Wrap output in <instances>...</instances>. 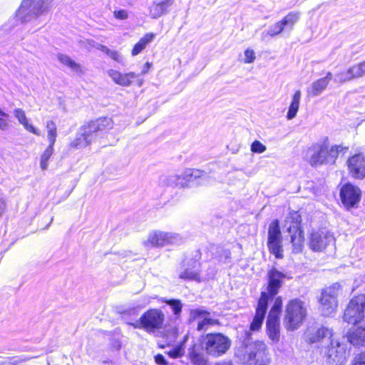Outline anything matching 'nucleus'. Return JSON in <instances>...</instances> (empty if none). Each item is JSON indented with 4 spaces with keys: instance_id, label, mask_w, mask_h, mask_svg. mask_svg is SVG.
<instances>
[{
    "instance_id": "nucleus-37",
    "label": "nucleus",
    "mask_w": 365,
    "mask_h": 365,
    "mask_svg": "<svg viewBox=\"0 0 365 365\" xmlns=\"http://www.w3.org/2000/svg\"><path fill=\"white\" fill-rule=\"evenodd\" d=\"M353 79L359 78L365 76V61L355 64L349 68Z\"/></svg>"
},
{
    "instance_id": "nucleus-21",
    "label": "nucleus",
    "mask_w": 365,
    "mask_h": 365,
    "mask_svg": "<svg viewBox=\"0 0 365 365\" xmlns=\"http://www.w3.org/2000/svg\"><path fill=\"white\" fill-rule=\"evenodd\" d=\"M205 173L200 170L186 169L181 174H177L178 177V187H187L190 181L198 178H202Z\"/></svg>"
},
{
    "instance_id": "nucleus-7",
    "label": "nucleus",
    "mask_w": 365,
    "mask_h": 365,
    "mask_svg": "<svg viewBox=\"0 0 365 365\" xmlns=\"http://www.w3.org/2000/svg\"><path fill=\"white\" fill-rule=\"evenodd\" d=\"M165 320L163 312L158 309H150L145 312L135 323L134 328H142L149 333L155 332L162 328Z\"/></svg>"
},
{
    "instance_id": "nucleus-41",
    "label": "nucleus",
    "mask_w": 365,
    "mask_h": 365,
    "mask_svg": "<svg viewBox=\"0 0 365 365\" xmlns=\"http://www.w3.org/2000/svg\"><path fill=\"white\" fill-rule=\"evenodd\" d=\"M282 306V299L281 297H277L275 299L274 303L269 312L268 317L279 318V314L281 313Z\"/></svg>"
},
{
    "instance_id": "nucleus-46",
    "label": "nucleus",
    "mask_w": 365,
    "mask_h": 365,
    "mask_svg": "<svg viewBox=\"0 0 365 365\" xmlns=\"http://www.w3.org/2000/svg\"><path fill=\"white\" fill-rule=\"evenodd\" d=\"M185 353L183 344L178 345L173 347L168 352V354L173 359L181 357Z\"/></svg>"
},
{
    "instance_id": "nucleus-55",
    "label": "nucleus",
    "mask_w": 365,
    "mask_h": 365,
    "mask_svg": "<svg viewBox=\"0 0 365 365\" xmlns=\"http://www.w3.org/2000/svg\"><path fill=\"white\" fill-rule=\"evenodd\" d=\"M6 207V200L0 197V216L2 215Z\"/></svg>"
},
{
    "instance_id": "nucleus-4",
    "label": "nucleus",
    "mask_w": 365,
    "mask_h": 365,
    "mask_svg": "<svg viewBox=\"0 0 365 365\" xmlns=\"http://www.w3.org/2000/svg\"><path fill=\"white\" fill-rule=\"evenodd\" d=\"M231 344V339L221 333L207 334L202 339V349L208 355L213 357H219L226 354Z\"/></svg>"
},
{
    "instance_id": "nucleus-48",
    "label": "nucleus",
    "mask_w": 365,
    "mask_h": 365,
    "mask_svg": "<svg viewBox=\"0 0 365 365\" xmlns=\"http://www.w3.org/2000/svg\"><path fill=\"white\" fill-rule=\"evenodd\" d=\"M255 58L256 56L253 49L247 48L245 51V58L243 60L245 63H251L255 61Z\"/></svg>"
},
{
    "instance_id": "nucleus-10",
    "label": "nucleus",
    "mask_w": 365,
    "mask_h": 365,
    "mask_svg": "<svg viewBox=\"0 0 365 365\" xmlns=\"http://www.w3.org/2000/svg\"><path fill=\"white\" fill-rule=\"evenodd\" d=\"M289 221L292 225L287 228V230L291 234V242L293 246V252L299 253L302 250L304 242L303 232L299 227V224L301 221L300 216L297 212L290 213L286 223L287 224Z\"/></svg>"
},
{
    "instance_id": "nucleus-30",
    "label": "nucleus",
    "mask_w": 365,
    "mask_h": 365,
    "mask_svg": "<svg viewBox=\"0 0 365 365\" xmlns=\"http://www.w3.org/2000/svg\"><path fill=\"white\" fill-rule=\"evenodd\" d=\"M91 145L90 142L87 140L86 136L79 129L77 132L76 137L69 143V148L74 150H79L84 148Z\"/></svg>"
},
{
    "instance_id": "nucleus-13",
    "label": "nucleus",
    "mask_w": 365,
    "mask_h": 365,
    "mask_svg": "<svg viewBox=\"0 0 365 365\" xmlns=\"http://www.w3.org/2000/svg\"><path fill=\"white\" fill-rule=\"evenodd\" d=\"M107 73L115 84L121 86H130L135 81L139 87L143 83V79L139 78V75L134 72L123 73L115 69H109Z\"/></svg>"
},
{
    "instance_id": "nucleus-45",
    "label": "nucleus",
    "mask_w": 365,
    "mask_h": 365,
    "mask_svg": "<svg viewBox=\"0 0 365 365\" xmlns=\"http://www.w3.org/2000/svg\"><path fill=\"white\" fill-rule=\"evenodd\" d=\"M353 80L351 73H349V69L344 72L338 73L335 76L334 81L343 83Z\"/></svg>"
},
{
    "instance_id": "nucleus-51",
    "label": "nucleus",
    "mask_w": 365,
    "mask_h": 365,
    "mask_svg": "<svg viewBox=\"0 0 365 365\" xmlns=\"http://www.w3.org/2000/svg\"><path fill=\"white\" fill-rule=\"evenodd\" d=\"M108 56H110L113 60L115 61L118 63L123 62V57L117 51H113L110 50L109 53H108Z\"/></svg>"
},
{
    "instance_id": "nucleus-11",
    "label": "nucleus",
    "mask_w": 365,
    "mask_h": 365,
    "mask_svg": "<svg viewBox=\"0 0 365 365\" xmlns=\"http://www.w3.org/2000/svg\"><path fill=\"white\" fill-rule=\"evenodd\" d=\"M361 197V190L350 183L343 185L340 190L341 202L346 209L356 207Z\"/></svg>"
},
{
    "instance_id": "nucleus-47",
    "label": "nucleus",
    "mask_w": 365,
    "mask_h": 365,
    "mask_svg": "<svg viewBox=\"0 0 365 365\" xmlns=\"http://www.w3.org/2000/svg\"><path fill=\"white\" fill-rule=\"evenodd\" d=\"M266 149V146L259 140H255L251 145V151L255 153H262Z\"/></svg>"
},
{
    "instance_id": "nucleus-6",
    "label": "nucleus",
    "mask_w": 365,
    "mask_h": 365,
    "mask_svg": "<svg viewBox=\"0 0 365 365\" xmlns=\"http://www.w3.org/2000/svg\"><path fill=\"white\" fill-rule=\"evenodd\" d=\"M341 292V287L339 283H334L331 286L322 290L319 299V309L324 316H330L334 314L338 307V297Z\"/></svg>"
},
{
    "instance_id": "nucleus-52",
    "label": "nucleus",
    "mask_w": 365,
    "mask_h": 365,
    "mask_svg": "<svg viewBox=\"0 0 365 365\" xmlns=\"http://www.w3.org/2000/svg\"><path fill=\"white\" fill-rule=\"evenodd\" d=\"M9 117V115H0V130H6L9 128V121L6 119V118Z\"/></svg>"
},
{
    "instance_id": "nucleus-15",
    "label": "nucleus",
    "mask_w": 365,
    "mask_h": 365,
    "mask_svg": "<svg viewBox=\"0 0 365 365\" xmlns=\"http://www.w3.org/2000/svg\"><path fill=\"white\" fill-rule=\"evenodd\" d=\"M305 339L309 343L329 341L333 336L331 329L325 327H309L304 333Z\"/></svg>"
},
{
    "instance_id": "nucleus-14",
    "label": "nucleus",
    "mask_w": 365,
    "mask_h": 365,
    "mask_svg": "<svg viewBox=\"0 0 365 365\" xmlns=\"http://www.w3.org/2000/svg\"><path fill=\"white\" fill-rule=\"evenodd\" d=\"M329 341H330V346L327 352L328 359L336 365L343 364L346 360V345L333 339Z\"/></svg>"
},
{
    "instance_id": "nucleus-27",
    "label": "nucleus",
    "mask_w": 365,
    "mask_h": 365,
    "mask_svg": "<svg viewBox=\"0 0 365 365\" xmlns=\"http://www.w3.org/2000/svg\"><path fill=\"white\" fill-rule=\"evenodd\" d=\"M96 126L99 135H101L112 130L114 127V123L110 118H99L95 120H92Z\"/></svg>"
},
{
    "instance_id": "nucleus-61",
    "label": "nucleus",
    "mask_w": 365,
    "mask_h": 365,
    "mask_svg": "<svg viewBox=\"0 0 365 365\" xmlns=\"http://www.w3.org/2000/svg\"><path fill=\"white\" fill-rule=\"evenodd\" d=\"M193 263L195 264V265L193 266V268H195L197 264V263L196 262H194Z\"/></svg>"
},
{
    "instance_id": "nucleus-53",
    "label": "nucleus",
    "mask_w": 365,
    "mask_h": 365,
    "mask_svg": "<svg viewBox=\"0 0 365 365\" xmlns=\"http://www.w3.org/2000/svg\"><path fill=\"white\" fill-rule=\"evenodd\" d=\"M353 365H365V351L354 358Z\"/></svg>"
},
{
    "instance_id": "nucleus-17",
    "label": "nucleus",
    "mask_w": 365,
    "mask_h": 365,
    "mask_svg": "<svg viewBox=\"0 0 365 365\" xmlns=\"http://www.w3.org/2000/svg\"><path fill=\"white\" fill-rule=\"evenodd\" d=\"M348 169L350 175L356 179L365 178V156L362 154H356L347 160Z\"/></svg>"
},
{
    "instance_id": "nucleus-54",
    "label": "nucleus",
    "mask_w": 365,
    "mask_h": 365,
    "mask_svg": "<svg viewBox=\"0 0 365 365\" xmlns=\"http://www.w3.org/2000/svg\"><path fill=\"white\" fill-rule=\"evenodd\" d=\"M155 361L159 365H167V361L162 354L156 355L155 356Z\"/></svg>"
},
{
    "instance_id": "nucleus-44",
    "label": "nucleus",
    "mask_w": 365,
    "mask_h": 365,
    "mask_svg": "<svg viewBox=\"0 0 365 365\" xmlns=\"http://www.w3.org/2000/svg\"><path fill=\"white\" fill-rule=\"evenodd\" d=\"M34 358H35V356H13L9 358V361L7 363H4V364L22 365L24 362L27 361Z\"/></svg>"
},
{
    "instance_id": "nucleus-40",
    "label": "nucleus",
    "mask_w": 365,
    "mask_h": 365,
    "mask_svg": "<svg viewBox=\"0 0 365 365\" xmlns=\"http://www.w3.org/2000/svg\"><path fill=\"white\" fill-rule=\"evenodd\" d=\"M203 320L200 322L197 323V331H205L210 326H213L215 324H218V321L217 319H212L210 317V314L206 317V318L202 319Z\"/></svg>"
},
{
    "instance_id": "nucleus-25",
    "label": "nucleus",
    "mask_w": 365,
    "mask_h": 365,
    "mask_svg": "<svg viewBox=\"0 0 365 365\" xmlns=\"http://www.w3.org/2000/svg\"><path fill=\"white\" fill-rule=\"evenodd\" d=\"M302 97V93L299 90H297L292 96V99L288 108V111L286 115V118L288 120L294 119L298 113L299 109L300 101Z\"/></svg>"
},
{
    "instance_id": "nucleus-24",
    "label": "nucleus",
    "mask_w": 365,
    "mask_h": 365,
    "mask_svg": "<svg viewBox=\"0 0 365 365\" xmlns=\"http://www.w3.org/2000/svg\"><path fill=\"white\" fill-rule=\"evenodd\" d=\"M267 332L272 341L277 342L279 340L280 332L279 318L272 317H267Z\"/></svg>"
},
{
    "instance_id": "nucleus-5",
    "label": "nucleus",
    "mask_w": 365,
    "mask_h": 365,
    "mask_svg": "<svg viewBox=\"0 0 365 365\" xmlns=\"http://www.w3.org/2000/svg\"><path fill=\"white\" fill-rule=\"evenodd\" d=\"M182 242V237L177 232L155 230L148 233L143 245L146 248H161L170 245H178Z\"/></svg>"
},
{
    "instance_id": "nucleus-20",
    "label": "nucleus",
    "mask_w": 365,
    "mask_h": 365,
    "mask_svg": "<svg viewBox=\"0 0 365 365\" xmlns=\"http://www.w3.org/2000/svg\"><path fill=\"white\" fill-rule=\"evenodd\" d=\"M348 341L355 346H365V327L351 328L347 333Z\"/></svg>"
},
{
    "instance_id": "nucleus-32",
    "label": "nucleus",
    "mask_w": 365,
    "mask_h": 365,
    "mask_svg": "<svg viewBox=\"0 0 365 365\" xmlns=\"http://www.w3.org/2000/svg\"><path fill=\"white\" fill-rule=\"evenodd\" d=\"M47 138L51 145H54L57 138V127L54 121L48 120L46 123Z\"/></svg>"
},
{
    "instance_id": "nucleus-50",
    "label": "nucleus",
    "mask_w": 365,
    "mask_h": 365,
    "mask_svg": "<svg viewBox=\"0 0 365 365\" xmlns=\"http://www.w3.org/2000/svg\"><path fill=\"white\" fill-rule=\"evenodd\" d=\"M113 16L115 19L119 20H125L128 18V13L125 9L113 11Z\"/></svg>"
},
{
    "instance_id": "nucleus-43",
    "label": "nucleus",
    "mask_w": 365,
    "mask_h": 365,
    "mask_svg": "<svg viewBox=\"0 0 365 365\" xmlns=\"http://www.w3.org/2000/svg\"><path fill=\"white\" fill-rule=\"evenodd\" d=\"M178 180L177 174L165 175L161 178V183L167 186L178 187Z\"/></svg>"
},
{
    "instance_id": "nucleus-2",
    "label": "nucleus",
    "mask_w": 365,
    "mask_h": 365,
    "mask_svg": "<svg viewBox=\"0 0 365 365\" xmlns=\"http://www.w3.org/2000/svg\"><path fill=\"white\" fill-rule=\"evenodd\" d=\"M307 314V307L304 302L299 299H291L285 307L283 323L288 331H294L299 328L305 320Z\"/></svg>"
},
{
    "instance_id": "nucleus-26",
    "label": "nucleus",
    "mask_w": 365,
    "mask_h": 365,
    "mask_svg": "<svg viewBox=\"0 0 365 365\" xmlns=\"http://www.w3.org/2000/svg\"><path fill=\"white\" fill-rule=\"evenodd\" d=\"M155 35L153 33H148L145 34L140 40L134 45L131 54L132 56H135L138 55L140 53H141L145 47L151 43Z\"/></svg>"
},
{
    "instance_id": "nucleus-56",
    "label": "nucleus",
    "mask_w": 365,
    "mask_h": 365,
    "mask_svg": "<svg viewBox=\"0 0 365 365\" xmlns=\"http://www.w3.org/2000/svg\"><path fill=\"white\" fill-rule=\"evenodd\" d=\"M150 67V64L149 63H146L145 64V66H144V68H143V71H141V73H140V74H138V75H139V78H140V76H141V75H144V74H145V73H148V70H149Z\"/></svg>"
},
{
    "instance_id": "nucleus-8",
    "label": "nucleus",
    "mask_w": 365,
    "mask_h": 365,
    "mask_svg": "<svg viewBox=\"0 0 365 365\" xmlns=\"http://www.w3.org/2000/svg\"><path fill=\"white\" fill-rule=\"evenodd\" d=\"M365 319V294L353 297L344 314V320L349 324H357Z\"/></svg>"
},
{
    "instance_id": "nucleus-29",
    "label": "nucleus",
    "mask_w": 365,
    "mask_h": 365,
    "mask_svg": "<svg viewBox=\"0 0 365 365\" xmlns=\"http://www.w3.org/2000/svg\"><path fill=\"white\" fill-rule=\"evenodd\" d=\"M79 129L81 130L83 135L86 136L91 144L96 141L98 137L100 135L93 121H90L89 123L84 124Z\"/></svg>"
},
{
    "instance_id": "nucleus-60",
    "label": "nucleus",
    "mask_w": 365,
    "mask_h": 365,
    "mask_svg": "<svg viewBox=\"0 0 365 365\" xmlns=\"http://www.w3.org/2000/svg\"><path fill=\"white\" fill-rule=\"evenodd\" d=\"M0 115H7V113H5L4 111H3L1 108H0Z\"/></svg>"
},
{
    "instance_id": "nucleus-42",
    "label": "nucleus",
    "mask_w": 365,
    "mask_h": 365,
    "mask_svg": "<svg viewBox=\"0 0 365 365\" xmlns=\"http://www.w3.org/2000/svg\"><path fill=\"white\" fill-rule=\"evenodd\" d=\"M179 276L181 279L200 281L197 269H186Z\"/></svg>"
},
{
    "instance_id": "nucleus-39",
    "label": "nucleus",
    "mask_w": 365,
    "mask_h": 365,
    "mask_svg": "<svg viewBox=\"0 0 365 365\" xmlns=\"http://www.w3.org/2000/svg\"><path fill=\"white\" fill-rule=\"evenodd\" d=\"M162 302H165L167 304L170 306L173 314L178 318L182 309V304L179 299H162Z\"/></svg>"
},
{
    "instance_id": "nucleus-31",
    "label": "nucleus",
    "mask_w": 365,
    "mask_h": 365,
    "mask_svg": "<svg viewBox=\"0 0 365 365\" xmlns=\"http://www.w3.org/2000/svg\"><path fill=\"white\" fill-rule=\"evenodd\" d=\"M326 80L319 78L312 83L309 88L307 89V93L310 96H319L327 87Z\"/></svg>"
},
{
    "instance_id": "nucleus-18",
    "label": "nucleus",
    "mask_w": 365,
    "mask_h": 365,
    "mask_svg": "<svg viewBox=\"0 0 365 365\" xmlns=\"http://www.w3.org/2000/svg\"><path fill=\"white\" fill-rule=\"evenodd\" d=\"M267 276V292H264L267 294L269 301L278 293L279 288L282 287V282L286 277V275L284 273L277 270L276 269H272L268 272Z\"/></svg>"
},
{
    "instance_id": "nucleus-33",
    "label": "nucleus",
    "mask_w": 365,
    "mask_h": 365,
    "mask_svg": "<svg viewBox=\"0 0 365 365\" xmlns=\"http://www.w3.org/2000/svg\"><path fill=\"white\" fill-rule=\"evenodd\" d=\"M209 314L210 312L204 308L192 309L190 311L189 320L190 322L197 321L198 323L202 322L203 320L202 319L206 318Z\"/></svg>"
},
{
    "instance_id": "nucleus-57",
    "label": "nucleus",
    "mask_w": 365,
    "mask_h": 365,
    "mask_svg": "<svg viewBox=\"0 0 365 365\" xmlns=\"http://www.w3.org/2000/svg\"><path fill=\"white\" fill-rule=\"evenodd\" d=\"M97 48H98V49H99L101 51H103V53H105L106 55H108V53L110 51V49L103 45H98V46Z\"/></svg>"
},
{
    "instance_id": "nucleus-28",
    "label": "nucleus",
    "mask_w": 365,
    "mask_h": 365,
    "mask_svg": "<svg viewBox=\"0 0 365 365\" xmlns=\"http://www.w3.org/2000/svg\"><path fill=\"white\" fill-rule=\"evenodd\" d=\"M57 59L58 61L65 66L69 68L71 71L77 73H83V71L81 66L71 59L68 56L63 53H58Z\"/></svg>"
},
{
    "instance_id": "nucleus-59",
    "label": "nucleus",
    "mask_w": 365,
    "mask_h": 365,
    "mask_svg": "<svg viewBox=\"0 0 365 365\" xmlns=\"http://www.w3.org/2000/svg\"><path fill=\"white\" fill-rule=\"evenodd\" d=\"M216 365H232V364L229 361H221L217 363Z\"/></svg>"
},
{
    "instance_id": "nucleus-34",
    "label": "nucleus",
    "mask_w": 365,
    "mask_h": 365,
    "mask_svg": "<svg viewBox=\"0 0 365 365\" xmlns=\"http://www.w3.org/2000/svg\"><path fill=\"white\" fill-rule=\"evenodd\" d=\"M284 29V26L281 21L271 26L267 31L262 34V39L264 41L267 36H274L279 34Z\"/></svg>"
},
{
    "instance_id": "nucleus-38",
    "label": "nucleus",
    "mask_w": 365,
    "mask_h": 365,
    "mask_svg": "<svg viewBox=\"0 0 365 365\" xmlns=\"http://www.w3.org/2000/svg\"><path fill=\"white\" fill-rule=\"evenodd\" d=\"M299 19V13L290 12L283 19H282L281 21L282 22L284 28L287 27L292 29Z\"/></svg>"
},
{
    "instance_id": "nucleus-36",
    "label": "nucleus",
    "mask_w": 365,
    "mask_h": 365,
    "mask_svg": "<svg viewBox=\"0 0 365 365\" xmlns=\"http://www.w3.org/2000/svg\"><path fill=\"white\" fill-rule=\"evenodd\" d=\"M53 153V145H48L46 149L43 151L41 155L40 167L43 170L48 168V160Z\"/></svg>"
},
{
    "instance_id": "nucleus-22",
    "label": "nucleus",
    "mask_w": 365,
    "mask_h": 365,
    "mask_svg": "<svg viewBox=\"0 0 365 365\" xmlns=\"http://www.w3.org/2000/svg\"><path fill=\"white\" fill-rule=\"evenodd\" d=\"M174 0L155 1L150 6V15L153 19H158L168 11Z\"/></svg>"
},
{
    "instance_id": "nucleus-1",
    "label": "nucleus",
    "mask_w": 365,
    "mask_h": 365,
    "mask_svg": "<svg viewBox=\"0 0 365 365\" xmlns=\"http://www.w3.org/2000/svg\"><path fill=\"white\" fill-rule=\"evenodd\" d=\"M347 149L348 148L341 145H330L329 139L325 138L307 148L305 159L312 166L334 163L339 154Z\"/></svg>"
},
{
    "instance_id": "nucleus-49",
    "label": "nucleus",
    "mask_w": 365,
    "mask_h": 365,
    "mask_svg": "<svg viewBox=\"0 0 365 365\" xmlns=\"http://www.w3.org/2000/svg\"><path fill=\"white\" fill-rule=\"evenodd\" d=\"M150 304V298L148 297H143L140 298L134 304L133 309L137 307L138 309L144 308L145 306Z\"/></svg>"
},
{
    "instance_id": "nucleus-16",
    "label": "nucleus",
    "mask_w": 365,
    "mask_h": 365,
    "mask_svg": "<svg viewBox=\"0 0 365 365\" xmlns=\"http://www.w3.org/2000/svg\"><path fill=\"white\" fill-rule=\"evenodd\" d=\"M267 304L268 295L265 292H262L258 301L255 315L250 324V330L258 331L261 328L267 312Z\"/></svg>"
},
{
    "instance_id": "nucleus-19",
    "label": "nucleus",
    "mask_w": 365,
    "mask_h": 365,
    "mask_svg": "<svg viewBox=\"0 0 365 365\" xmlns=\"http://www.w3.org/2000/svg\"><path fill=\"white\" fill-rule=\"evenodd\" d=\"M249 359L255 360L256 365H269V359L266 344L262 341H255L249 353Z\"/></svg>"
},
{
    "instance_id": "nucleus-9",
    "label": "nucleus",
    "mask_w": 365,
    "mask_h": 365,
    "mask_svg": "<svg viewBox=\"0 0 365 365\" xmlns=\"http://www.w3.org/2000/svg\"><path fill=\"white\" fill-rule=\"evenodd\" d=\"M267 247L271 254L276 258L282 259L284 256L282 236L278 220L272 221L268 228Z\"/></svg>"
},
{
    "instance_id": "nucleus-12",
    "label": "nucleus",
    "mask_w": 365,
    "mask_h": 365,
    "mask_svg": "<svg viewBox=\"0 0 365 365\" xmlns=\"http://www.w3.org/2000/svg\"><path fill=\"white\" fill-rule=\"evenodd\" d=\"M334 241L331 233L327 231L319 230L311 233L309 245L315 252H322Z\"/></svg>"
},
{
    "instance_id": "nucleus-35",
    "label": "nucleus",
    "mask_w": 365,
    "mask_h": 365,
    "mask_svg": "<svg viewBox=\"0 0 365 365\" xmlns=\"http://www.w3.org/2000/svg\"><path fill=\"white\" fill-rule=\"evenodd\" d=\"M191 361L195 365H207V359L204 354L196 351L194 346L189 354Z\"/></svg>"
},
{
    "instance_id": "nucleus-23",
    "label": "nucleus",
    "mask_w": 365,
    "mask_h": 365,
    "mask_svg": "<svg viewBox=\"0 0 365 365\" xmlns=\"http://www.w3.org/2000/svg\"><path fill=\"white\" fill-rule=\"evenodd\" d=\"M14 117L18 120L19 123L23 125L25 130L36 135H41V131L34 127L27 118L26 113L21 108H15L13 111Z\"/></svg>"
},
{
    "instance_id": "nucleus-3",
    "label": "nucleus",
    "mask_w": 365,
    "mask_h": 365,
    "mask_svg": "<svg viewBox=\"0 0 365 365\" xmlns=\"http://www.w3.org/2000/svg\"><path fill=\"white\" fill-rule=\"evenodd\" d=\"M53 0H23L16 11L17 18L23 22L30 21L48 14Z\"/></svg>"
},
{
    "instance_id": "nucleus-58",
    "label": "nucleus",
    "mask_w": 365,
    "mask_h": 365,
    "mask_svg": "<svg viewBox=\"0 0 365 365\" xmlns=\"http://www.w3.org/2000/svg\"><path fill=\"white\" fill-rule=\"evenodd\" d=\"M333 75L331 72H328L327 76L324 78H322V80H326L327 83L329 84V81L332 79Z\"/></svg>"
}]
</instances>
